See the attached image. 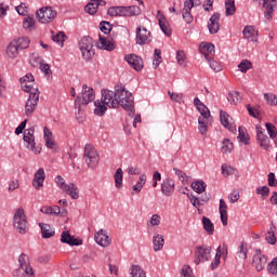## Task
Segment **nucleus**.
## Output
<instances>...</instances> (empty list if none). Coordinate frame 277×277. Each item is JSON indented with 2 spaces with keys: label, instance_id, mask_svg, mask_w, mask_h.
Returning a JSON list of instances; mask_svg holds the SVG:
<instances>
[{
  "label": "nucleus",
  "instance_id": "nucleus-1",
  "mask_svg": "<svg viewBox=\"0 0 277 277\" xmlns=\"http://www.w3.org/2000/svg\"><path fill=\"white\" fill-rule=\"evenodd\" d=\"M120 105L130 118L135 116V102L131 92L122 85H116L115 91L104 89L102 90V100L94 102V114L95 116H105L107 107L118 109Z\"/></svg>",
  "mask_w": 277,
  "mask_h": 277
},
{
  "label": "nucleus",
  "instance_id": "nucleus-2",
  "mask_svg": "<svg viewBox=\"0 0 277 277\" xmlns=\"http://www.w3.org/2000/svg\"><path fill=\"white\" fill-rule=\"evenodd\" d=\"M108 14L110 16H140L142 14V9L137 5L131 6H110L108 9Z\"/></svg>",
  "mask_w": 277,
  "mask_h": 277
},
{
  "label": "nucleus",
  "instance_id": "nucleus-3",
  "mask_svg": "<svg viewBox=\"0 0 277 277\" xmlns=\"http://www.w3.org/2000/svg\"><path fill=\"white\" fill-rule=\"evenodd\" d=\"M13 226L19 235H26L29 230L27 227V216L25 215V210L23 208H18L13 217Z\"/></svg>",
  "mask_w": 277,
  "mask_h": 277
},
{
  "label": "nucleus",
  "instance_id": "nucleus-4",
  "mask_svg": "<svg viewBox=\"0 0 277 277\" xmlns=\"http://www.w3.org/2000/svg\"><path fill=\"white\" fill-rule=\"evenodd\" d=\"M79 49L82 53L83 60H92L95 55L94 51V40L90 37H82L79 41Z\"/></svg>",
  "mask_w": 277,
  "mask_h": 277
},
{
  "label": "nucleus",
  "instance_id": "nucleus-5",
  "mask_svg": "<svg viewBox=\"0 0 277 277\" xmlns=\"http://www.w3.org/2000/svg\"><path fill=\"white\" fill-rule=\"evenodd\" d=\"M55 183L62 189L65 192L72 200H79V188L75 185V183H70L69 185L66 184L64 181V177L61 175L55 177Z\"/></svg>",
  "mask_w": 277,
  "mask_h": 277
},
{
  "label": "nucleus",
  "instance_id": "nucleus-6",
  "mask_svg": "<svg viewBox=\"0 0 277 277\" xmlns=\"http://www.w3.org/2000/svg\"><path fill=\"white\" fill-rule=\"evenodd\" d=\"M83 157L87 166L92 170L98 166V151L96 148H94V146H92V144H87L84 146Z\"/></svg>",
  "mask_w": 277,
  "mask_h": 277
},
{
  "label": "nucleus",
  "instance_id": "nucleus-7",
  "mask_svg": "<svg viewBox=\"0 0 277 277\" xmlns=\"http://www.w3.org/2000/svg\"><path fill=\"white\" fill-rule=\"evenodd\" d=\"M36 16L41 24L52 23L57 17V11L51 6H43L36 12Z\"/></svg>",
  "mask_w": 277,
  "mask_h": 277
},
{
  "label": "nucleus",
  "instance_id": "nucleus-8",
  "mask_svg": "<svg viewBox=\"0 0 277 277\" xmlns=\"http://www.w3.org/2000/svg\"><path fill=\"white\" fill-rule=\"evenodd\" d=\"M211 246L202 245L195 248V265H200L202 261H209L211 259Z\"/></svg>",
  "mask_w": 277,
  "mask_h": 277
},
{
  "label": "nucleus",
  "instance_id": "nucleus-9",
  "mask_svg": "<svg viewBox=\"0 0 277 277\" xmlns=\"http://www.w3.org/2000/svg\"><path fill=\"white\" fill-rule=\"evenodd\" d=\"M22 90L24 92H28L29 94H38L40 95V91L38 88H34L36 85V79L34 78V75L27 74L26 76L22 77L19 79Z\"/></svg>",
  "mask_w": 277,
  "mask_h": 277
},
{
  "label": "nucleus",
  "instance_id": "nucleus-10",
  "mask_svg": "<svg viewBox=\"0 0 277 277\" xmlns=\"http://www.w3.org/2000/svg\"><path fill=\"white\" fill-rule=\"evenodd\" d=\"M35 131L34 127L25 130L23 140L28 150H31L35 155H40V150H36V136H34Z\"/></svg>",
  "mask_w": 277,
  "mask_h": 277
},
{
  "label": "nucleus",
  "instance_id": "nucleus-11",
  "mask_svg": "<svg viewBox=\"0 0 277 277\" xmlns=\"http://www.w3.org/2000/svg\"><path fill=\"white\" fill-rule=\"evenodd\" d=\"M252 265L256 272H263V269H265V265H267V256L261 252V249H255Z\"/></svg>",
  "mask_w": 277,
  "mask_h": 277
},
{
  "label": "nucleus",
  "instance_id": "nucleus-12",
  "mask_svg": "<svg viewBox=\"0 0 277 277\" xmlns=\"http://www.w3.org/2000/svg\"><path fill=\"white\" fill-rule=\"evenodd\" d=\"M38 101H40V95H38V93L29 94V97L25 104V115L28 118L34 116V111H36V107H38Z\"/></svg>",
  "mask_w": 277,
  "mask_h": 277
},
{
  "label": "nucleus",
  "instance_id": "nucleus-13",
  "mask_svg": "<svg viewBox=\"0 0 277 277\" xmlns=\"http://www.w3.org/2000/svg\"><path fill=\"white\" fill-rule=\"evenodd\" d=\"M18 265L19 269L24 271V276H34V268L31 267V263L29 262V255L22 253L18 256Z\"/></svg>",
  "mask_w": 277,
  "mask_h": 277
},
{
  "label": "nucleus",
  "instance_id": "nucleus-14",
  "mask_svg": "<svg viewBox=\"0 0 277 277\" xmlns=\"http://www.w3.org/2000/svg\"><path fill=\"white\" fill-rule=\"evenodd\" d=\"M256 140L263 150L272 148V141L269 140V136L263 132V128L261 127H256Z\"/></svg>",
  "mask_w": 277,
  "mask_h": 277
},
{
  "label": "nucleus",
  "instance_id": "nucleus-15",
  "mask_svg": "<svg viewBox=\"0 0 277 277\" xmlns=\"http://www.w3.org/2000/svg\"><path fill=\"white\" fill-rule=\"evenodd\" d=\"M113 37H101L100 36V42H101V49H104L105 51H114L116 49V43H114V38H118V32L113 31Z\"/></svg>",
  "mask_w": 277,
  "mask_h": 277
},
{
  "label": "nucleus",
  "instance_id": "nucleus-16",
  "mask_svg": "<svg viewBox=\"0 0 277 277\" xmlns=\"http://www.w3.org/2000/svg\"><path fill=\"white\" fill-rule=\"evenodd\" d=\"M193 8H194V0H186L184 2L182 16H183L185 23H187V25H192V23H194V16H192Z\"/></svg>",
  "mask_w": 277,
  "mask_h": 277
},
{
  "label": "nucleus",
  "instance_id": "nucleus-17",
  "mask_svg": "<svg viewBox=\"0 0 277 277\" xmlns=\"http://www.w3.org/2000/svg\"><path fill=\"white\" fill-rule=\"evenodd\" d=\"M61 242L67 243V246H83V240L75 238V236L70 235L69 230L62 233Z\"/></svg>",
  "mask_w": 277,
  "mask_h": 277
},
{
  "label": "nucleus",
  "instance_id": "nucleus-18",
  "mask_svg": "<svg viewBox=\"0 0 277 277\" xmlns=\"http://www.w3.org/2000/svg\"><path fill=\"white\" fill-rule=\"evenodd\" d=\"M150 31L148 29L140 26L136 28V44H147V42H150Z\"/></svg>",
  "mask_w": 277,
  "mask_h": 277
},
{
  "label": "nucleus",
  "instance_id": "nucleus-19",
  "mask_svg": "<svg viewBox=\"0 0 277 277\" xmlns=\"http://www.w3.org/2000/svg\"><path fill=\"white\" fill-rule=\"evenodd\" d=\"M126 62H128V64L131 65L132 68H134L137 72L144 68V60L135 54L126 55Z\"/></svg>",
  "mask_w": 277,
  "mask_h": 277
},
{
  "label": "nucleus",
  "instance_id": "nucleus-20",
  "mask_svg": "<svg viewBox=\"0 0 277 277\" xmlns=\"http://www.w3.org/2000/svg\"><path fill=\"white\" fill-rule=\"evenodd\" d=\"M158 23L161 31H163L164 36H172V29L170 28V24L168 23V19L166 18V15L161 12H157Z\"/></svg>",
  "mask_w": 277,
  "mask_h": 277
},
{
  "label": "nucleus",
  "instance_id": "nucleus-21",
  "mask_svg": "<svg viewBox=\"0 0 277 277\" xmlns=\"http://www.w3.org/2000/svg\"><path fill=\"white\" fill-rule=\"evenodd\" d=\"M95 242L98 246H102V248H107V246H110L111 240H109V236H107V232L104 229H100L94 235Z\"/></svg>",
  "mask_w": 277,
  "mask_h": 277
},
{
  "label": "nucleus",
  "instance_id": "nucleus-22",
  "mask_svg": "<svg viewBox=\"0 0 277 277\" xmlns=\"http://www.w3.org/2000/svg\"><path fill=\"white\" fill-rule=\"evenodd\" d=\"M174 180L168 177L161 183V193L163 194V196L170 197L172 196V194H174Z\"/></svg>",
  "mask_w": 277,
  "mask_h": 277
},
{
  "label": "nucleus",
  "instance_id": "nucleus-23",
  "mask_svg": "<svg viewBox=\"0 0 277 277\" xmlns=\"http://www.w3.org/2000/svg\"><path fill=\"white\" fill-rule=\"evenodd\" d=\"M44 179H47V174L44 173V169L40 168L35 173V177L32 180V187H35V189H40L41 187H44Z\"/></svg>",
  "mask_w": 277,
  "mask_h": 277
},
{
  "label": "nucleus",
  "instance_id": "nucleus-24",
  "mask_svg": "<svg viewBox=\"0 0 277 277\" xmlns=\"http://www.w3.org/2000/svg\"><path fill=\"white\" fill-rule=\"evenodd\" d=\"M209 34L214 35L220 31V13H213L208 23Z\"/></svg>",
  "mask_w": 277,
  "mask_h": 277
},
{
  "label": "nucleus",
  "instance_id": "nucleus-25",
  "mask_svg": "<svg viewBox=\"0 0 277 277\" xmlns=\"http://www.w3.org/2000/svg\"><path fill=\"white\" fill-rule=\"evenodd\" d=\"M245 40L249 42H256L259 40V32L254 30L253 26H246L242 31Z\"/></svg>",
  "mask_w": 277,
  "mask_h": 277
},
{
  "label": "nucleus",
  "instance_id": "nucleus-26",
  "mask_svg": "<svg viewBox=\"0 0 277 277\" xmlns=\"http://www.w3.org/2000/svg\"><path fill=\"white\" fill-rule=\"evenodd\" d=\"M94 101V89L88 87V84L82 85V105H88Z\"/></svg>",
  "mask_w": 277,
  "mask_h": 277
},
{
  "label": "nucleus",
  "instance_id": "nucleus-27",
  "mask_svg": "<svg viewBox=\"0 0 277 277\" xmlns=\"http://www.w3.org/2000/svg\"><path fill=\"white\" fill-rule=\"evenodd\" d=\"M229 118L230 116L226 111L221 110L220 121L223 124V127H225V129H228V131L232 132L237 131V128H235V126L230 122Z\"/></svg>",
  "mask_w": 277,
  "mask_h": 277
},
{
  "label": "nucleus",
  "instance_id": "nucleus-28",
  "mask_svg": "<svg viewBox=\"0 0 277 277\" xmlns=\"http://www.w3.org/2000/svg\"><path fill=\"white\" fill-rule=\"evenodd\" d=\"M199 51L209 60V55H213L215 53V45L213 43L202 42L199 45Z\"/></svg>",
  "mask_w": 277,
  "mask_h": 277
},
{
  "label": "nucleus",
  "instance_id": "nucleus-29",
  "mask_svg": "<svg viewBox=\"0 0 277 277\" xmlns=\"http://www.w3.org/2000/svg\"><path fill=\"white\" fill-rule=\"evenodd\" d=\"M41 228V235L43 239H51V237H55V229L51 227V225L47 223H39Z\"/></svg>",
  "mask_w": 277,
  "mask_h": 277
},
{
  "label": "nucleus",
  "instance_id": "nucleus-30",
  "mask_svg": "<svg viewBox=\"0 0 277 277\" xmlns=\"http://www.w3.org/2000/svg\"><path fill=\"white\" fill-rule=\"evenodd\" d=\"M101 3H105V1L101 0H91L85 6L84 10L88 14L94 15L96 12H98V5Z\"/></svg>",
  "mask_w": 277,
  "mask_h": 277
},
{
  "label": "nucleus",
  "instance_id": "nucleus-31",
  "mask_svg": "<svg viewBox=\"0 0 277 277\" xmlns=\"http://www.w3.org/2000/svg\"><path fill=\"white\" fill-rule=\"evenodd\" d=\"M166 243V240L163 239V235H156L153 237V246H154V252H159V250H163V246Z\"/></svg>",
  "mask_w": 277,
  "mask_h": 277
},
{
  "label": "nucleus",
  "instance_id": "nucleus-32",
  "mask_svg": "<svg viewBox=\"0 0 277 277\" xmlns=\"http://www.w3.org/2000/svg\"><path fill=\"white\" fill-rule=\"evenodd\" d=\"M131 277H146V271L140 265H132L130 268Z\"/></svg>",
  "mask_w": 277,
  "mask_h": 277
},
{
  "label": "nucleus",
  "instance_id": "nucleus-33",
  "mask_svg": "<svg viewBox=\"0 0 277 277\" xmlns=\"http://www.w3.org/2000/svg\"><path fill=\"white\" fill-rule=\"evenodd\" d=\"M21 50L17 48L16 42L12 41L9 47L6 48V54L11 60H14L18 55Z\"/></svg>",
  "mask_w": 277,
  "mask_h": 277
},
{
  "label": "nucleus",
  "instance_id": "nucleus-34",
  "mask_svg": "<svg viewBox=\"0 0 277 277\" xmlns=\"http://www.w3.org/2000/svg\"><path fill=\"white\" fill-rule=\"evenodd\" d=\"M123 176H124V172L122 171V168H118L114 175L115 186L117 187V189H120V187H122Z\"/></svg>",
  "mask_w": 277,
  "mask_h": 277
},
{
  "label": "nucleus",
  "instance_id": "nucleus-35",
  "mask_svg": "<svg viewBox=\"0 0 277 277\" xmlns=\"http://www.w3.org/2000/svg\"><path fill=\"white\" fill-rule=\"evenodd\" d=\"M238 140L239 142H242V144H250V135H248V132H246V128L239 127L238 128Z\"/></svg>",
  "mask_w": 277,
  "mask_h": 277
},
{
  "label": "nucleus",
  "instance_id": "nucleus-36",
  "mask_svg": "<svg viewBox=\"0 0 277 277\" xmlns=\"http://www.w3.org/2000/svg\"><path fill=\"white\" fill-rule=\"evenodd\" d=\"M190 187L196 194H202L205 189H207V183L203 181H196L192 183Z\"/></svg>",
  "mask_w": 277,
  "mask_h": 277
},
{
  "label": "nucleus",
  "instance_id": "nucleus-37",
  "mask_svg": "<svg viewBox=\"0 0 277 277\" xmlns=\"http://www.w3.org/2000/svg\"><path fill=\"white\" fill-rule=\"evenodd\" d=\"M202 224H203V228H205L206 233H208V235H213V233H215V227L213 226V222H211L209 220V217L203 216Z\"/></svg>",
  "mask_w": 277,
  "mask_h": 277
},
{
  "label": "nucleus",
  "instance_id": "nucleus-38",
  "mask_svg": "<svg viewBox=\"0 0 277 277\" xmlns=\"http://www.w3.org/2000/svg\"><path fill=\"white\" fill-rule=\"evenodd\" d=\"M225 15L233 16L237 12V6H235V0H227L225 2Z\"/></svg>",
  "mask_w": 277,
  "mask_h": 277
},
{
  "label": "nucleus",
  "instance_id": "nucleus-39",
  "mask_svg": "<svg viewBox=\"0 0 277 277\" xmlns=\"http://www.w3.org/2000/svg\"><path fill=\"white\" fill-rule=\"evenodd\" d=\"M15 42V45H17L19 51H23L24 49H29V38L27 37H22L17 40H13Z\"/></svg>",
  "mask_w": 277,
  "mask_h": 277
},
{
  "label": "nucleus",
  "instance_id": "nucleus-40",
  "mask_svg": "<svg viewBox=\"0 0 277 277\" xmlns=\"http://www.w3.org/2000/svg\"><path fill=\"white\" fill-rule=\"evenodd\" d=\"M227 101L230 103V105H237V103L241 101V96L239 95L238 91H232L227 95Z\"/></svg>",
  "mask_w": 277,
  "mask_h": 277
},
{
  "label": "nucleus",
  "instance_id": "nucleus-41",
  "mask_svg": "<svg viewBox=\"0 0 277 277\" xmlns=\"http://www.w3.org/2000/svg\"><path fill=\"white\" fill-rule=\"evenodd\" d=\"M23 27L29 31H31V29H36V19H34L31 16L25 17L23 21Z\"/></svg>",
  "mask_w": 277,
  "mask_h": 277
},
{
  "label": "nucleus",
  "instance_id": "nucleus-42",
  "mask_svg": "<svg viewBox=\"0 0 277 277\" xmlns=\"http://www.w3.org/2000/svg\"><path fill=\"white\" fill-rule=\"evenodd\" d=\"M146 185V174H142L137 181V183L132 187L133 192H136V194H140L142 192V188Z\"/></svg>",
  "mask_w": 277,
  "mask_h": 277
},
{
  "label": "nucleus",
  "instance_id": "nucleus-43",
  "mask_svg": "<svg viewBox=\"0 0 277 277\" xmlns=\"http://www.w3.org/2000/svg\"><path fill=\"white\" fill-rule=\"evenodd\" d=\"M265 127H266V131L271 137V140H276L277 137V129H276V126H274L273 123L271 122H266L265 123Z\"/></svg>",
  "mask_w": 277,
  "mask_h": 277
},
{
  "label": "nucleus",
  "instance_id": "nucleus-44",
  "mask_svg": "<svg viewBox=\"0 0 277 277\" xmlns=\"http://www.w3.org/2000/svg\"><path fill=\"white\" fill-rule=\"evenodd\" d=\"M233 148H234L233 142H230V140L228 138H224L223 145L221 147L222 153H224L225 155H228V153H230Z\"/></svg>",
  "mask_w": 277,
  "mask_h": 277
},
{
  "label": "nucleus",
  "instance_id": "nucleus-45",
  "mask_svg": "<svg viewBox=\"0 0 277 277\" xmlns=\"http://www.w3.org/2000/svg\"><path fill=\"white\" fill-rule=\"evenodd\" d=\"M238 68L240 72H248V70L252 68V62H250L249 60H242L238 65Z\"/></svg>",
  "mask_w": 277,
  "mask_h": 277
},
{
  "label": "nucleus",
  "instance_id": "nucleus-46",
  "mask_svg": "<svg viewBox=\"0 0 277 277\" xmlns=\"http://www.w3.org/2000/svg\"><path fill=\"white\" fill-rule=\"evenodd\" d=\"M53 42H61L62 47H64V42H66L67 37L64 31H58L56 35L52 36Z\"/></svg>",
  "mask_w": 277,
  "mask_h": 277
},
{
  "label": "nucleus",
  "instance_id": "nucleus-47",
  "mask_svg": "<svg viewBox=\"0 0 277 277\" xmlns=\"http://www.w3.org/2000/svg\"><path fill=\"white\" fill-rule=\"evenodd\" d=\"M247 109L249 111V116H251L252 118H258L259 116H261V107L260 106L252 108V106H250V104H248Z\"/></svg>",
  "mask_w": 277,
  "mask_h": 277
},
{
  "label": "nucleus",
  "instance_id": "nucleus-48",
  "mask_svg": "<svg viewBox=\"0 0 277 277\" xmlns=\"http://www.w3.org/2000/svg\"><path fill=\"white\" fill-rule=\"evenodd\" d=\"M100 29L107 36L108 34H111V24H109V22L103 21L100 23Z\"/></svg>",
  "mask_w": 277,
  "mask_h": 277
},
{
  "label": "nucleus",
  "instance_id": "nucleus-49",
  "mask_svg": "<svg viewBox=\"0 0 277 277\" xmlns=\"http://www.w3.org/2000/svg\"><path fill=\"white\" fill-rule=\"evenodd\" d=\"M168 94L173 103H179L180 105L181 103H183V93H173L171 91H168Z\"/></svg>",
  "mask_w": 277,
  "mask_h": 277
},
{
  "label": "nucleus",
  "instance_id": "nucleus-50",
  "mask_svg": "<svg viewBox=\"0 0 277 277\" xmlns=\"http://www.w3.org/2000/svg\"><path fill=\"white\" fill-rule=\"evenodd\" d=\"M181 277H194V271H192V266L183 265L181 271Z\"/></svg>",
  "mask_w": 277,
  "mask_h": 277
},
{
  "label": "nucleus",
  "instance_id": "nucleus-51",
  "mask_svg": "<svg viewBox=\"0 0 277 277\" xmlns=\"http://www.w3.org/2000/svg\"><path fill=\"white\" fill-rule=\"evenodd\" d=\"M256 194L259 196H262V200H265V198H267V196H269V187H267V186L258 187Z\"/></svg>",
  "mask_w": 277,
  "mask_h": 277
},
{
  "label": "nucleus",
  "instance_id": "nucleus-52",
  "mask_svg": "<svg viewBox=\"0 0 277 277\" xmlns=\"http://www.w3.org/2000/svg\"><path fill=\"white\" fill-rule=\"evenodd\" d=\"M274 5L275 4H266L265 6V12H264V16L267 21H272L273 16H274Z\"/></svg>",
  "mask_w": 277,
  "mask_h": 277
},
{
  "label": "nucleus",
  "instance_id": "nucleus-53",
  "mask_svg": "<svg viewBox=\"0 0 277 277\" xmlns=\"http://www.w3.org/2000/svg\"><path fill=\"white\" fill-rule=\"evenodd\" d=\"M268 274L276 275L277 274V258H274L271 263L267 265Z\"/></svg>",
  "mask_w": 277,
  "mask_h": 277
},
{
  "label": "nucleus",
  "instance_id": "nucleus-54",
  "mask_svg": "<svg viewBox=\"0 0 277 277\" xmlns=\"http://www.w3.org/2000/svg\"><path fill=\"white\" fill-rule=\"evenodd\" d=\"M187 197L189 198L193 207H195L196 209H200L201 205H203V203H201V200L198 197H196L192 194L190 195L187 194Z\"/></svg>",
  "mask_w": 277,
  "mask_h": 277
},
{
  "label": "nucleus",
  "instance_id": "nucleus-55",
  "mask_svg": "<svg viewBox=\"0 0 277 277\" xmlns=\"http://www.w3.org/2000/svg\"><path fill=\"white\" fill-rule=\"evenodd\" d=\"M199 114L202 116V118L209 119L211 117V111L209 110V108L203 104V106H199V108H197Z\"/></svg>",
  "mask_w": 277,
  "mask_h": 277
},
{
  "label": "nucleus",
  "instance_id": "nucleus-56",
  "mask_svg": "<svg viewBox=\"0 0 277 277\" xmlns=\"http://www.w3.org/2000/svg\"><path fill=\"white\" fill-rule=\"evenodd\" d=\"M264 98L268 105H277V97L274 94L265 93Z\"/></svg>",
  "mask_w": 277,
  "mask_h": 277
},
{
  "label": "nucleus",
  "instance_id": "nucleus-57",
  "mask_svg": "<svg viewBox=\"0 0 277 277\" xmlns=\"http://www.w3.org/2000/svg\"><path fill=\"white\" fill-rule=\"evenodd\" d=\"M198 131L201 135H207V131H208V127L207 123H205V121H202L201 118L198 119Z\"/></svg>",
  "mask_w": 277,
  "mask_h": 277
},
{
  "label": "nucleus",
  "instance_id": "nucleus-58",
  "mask_svg": "<svg viewBox=\"0 0 277 277\" xmlns=\"http://www.w3.org/2000/svg\"><path fill=\"white\" fill-rule=\"evenodd\" d=\"M29 64L32 66V68H38V66L42 65V58L40 56H32Z\"/></svg>",
  "mask_w": 277,
  "mask_h": 277
},
{
  "label": "nucleus",
  "instance_id": "nucleus-59",
  "mask_svg": "<svg viewBox=\"0 0 277 277\" xmlns=\"http://www.w3.org/2000/svg\"><path fill=\"white\" fill-rule=\"evenodd\" d=\"M238 258L246 261L248 259V249L243 248V242L239 246Z\"/></svg>",
  "mask_w": 277,
  "mask_h": 277
},
{
  "label": "nucleus",
  "instance_id": "nucleus-60",
  "mask_svg": "<svg viewBox=\"0 0 277 277\" xmlns=\"http://www.w3.org/2000/svg\"><path fill=\"white\" fill-rule=\"evenodd\" d=\"M15 10L19 16H27V4L22 2Z\"/></svg>",
  "mask_w": 277,
  "mask_h": 277
},
{
  "label": "nucleus",
  "instance_id": "nucleus-61",
  "mask_svg": "<svg viewBox=\"0 0 277 277\" xmlns=\"http://www.w3.org/2000/svg\"><path fill=\"white\" fill-rule=\"evenodd\" d=\"M208 62L210 64V68L214 70V72H220V70H222V65H220V63H217L216 61L208 58Z\"/></svg>",
  "mask_w": 277,
  "mask_h": 277
},
{
  "label": "nucleus",
  "instance_id": "nucleus-62",
  "mask_svg": "<svg viewBox=\"0 0 277 277\" xmlns=\"http://www.w3.org/2000/svg\"><path fill=\"white\" fill-rule=\"evenodd\" d=\"M176 60L180 66H185V52L183 50L176 52Z\"/></svg>",
  "mask_w": 277,
  "mask_h": 277
},
{
  "label": "nucleus",
  "instance_id": "nucleus-63",
  "mask_svg": "<svg viewBox=\"0 0 277 277\" xmlns=\"http://www.w3.org/2000/svg\"><path fill=\"white\" fill-rule=\"evenodd\" d=\"M149 223L151 226H159L161 224V216L159 214L151 215Z\"/></svg>",
  "mask_w": 277,
  "mask_h": 277
},
{
  "label": "nucleus",
  "instance_id": "nucleus-64",
  "mask_svg": "<svg viewBox=\"0 0 277 277\" xmlns=\"http://www.w3.org/2000/svg\"><path fill=\"white\" fill-rule=\"evenodd\" d=\"M239 198L240 195L238 190L232 192L230 195L228 196L229 202H232V205H235V202H237Z\"/></svg>",
  "mask_w": 277,
  "mask_h": 277
}]
</instances>
